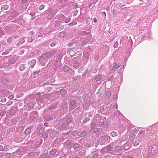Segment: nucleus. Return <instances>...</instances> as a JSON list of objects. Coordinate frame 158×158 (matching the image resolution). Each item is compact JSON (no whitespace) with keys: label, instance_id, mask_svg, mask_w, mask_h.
Returning a JSON list of instances; mask_svg holds the SVG:
<instances>
[{"label":"nucleus","instance_id":"1","mask_svg":"<svg viewBox=\"0 0 158 158\" xmlns=\"http://www.w3.org/2000/svg\"><path fill=\"white\" fill-rule=\"evenodd\" d=\"M49 52H47L44 54H43L41 56V58L42 59H47L49 57Z\"/></svg>","mask_w":158,"mask_h":158},{"label":"nucleus","instance_id":"2","mask_svg":"<svg viewBox=\"0 0 158 158\" xmlns=\"http://www.w3.org/2000/svg\"><path fill=\"white\" fill-rule=\"evenodd\" d=\"M9 7V6L7 5H3L1 7V10L2 11L6 10Z\"/></svg>","mask_w":158,"mask_h":158},{"label":"nucleus","instance_id":"3","mask_svg":"<svg viewBox=\"0 0 158 158\" xmlns=\"http://www.w3.org/2000/svg\"><path fill=\"white\" fill-rule=\"evenodd\" d=\"M65 35L66 32L64 31H62L60 32L59 34L60 37L61 38L64 37Z\"/></svg>","mask_w":158,"mask_h":158},{"label":"nucleus","instance_id":"4","mask_svg":"<svg viewBox=\"0 0 158 158\" xmlns=\"http://www.w3.org/2000/svg\"><path fill=\"white\" fill-rule=\"evenodd\" d=\"M63 69L64 72H67L69 70V67L67 65H65L64 66Z\"/></svg>","mask_w":158,"mask_h":158},{"label":"nucleus","instance_id":"5","mask_svg":"<svg viewBox=\"0 0 158 158\" xmlns=\"http://www.w3.org/2000/svg\"><path fill=\"white\" fill-rule=\"evenodd\" d=\"M119 67V66H118L116 64H113L112 69L113 70L117 69Z\"/></svg>","mask_w":158,"mask_h":158},{"label":"nucleus","instance_id":"6","mask_svg":"<svg viewBox=\"0 0 158 158\" xmlns=\"http://www.w3.org/2000/svg\"><path fill=\"white\" fill-rule=\"evenodd\" d=\"M101 79V76L100 75H97L95 77V79L96 81H99Z\"/></svg>","mask_w":158,"mask_h":158},{"label":"nucleus","instance_id":"7","mask_svg":"<svg viewBox=\"0 0 158 158\" xmlns=\"http://www.w3.org/2000/svg\"><path fill=\"white\" fill-rule=\"evenodd\" d=\"M31 132V129L30 128H27L25 131V132L27 134H29Z\"/></svg>","mask_w":158,"mask_h":158},{"label":"nucleus","instance_id":"8","mask_svg":"<svg viewBox=\"0 0 158 158\" xmlns=\"http://www.w3.org/2000/svg\"><path fill=\"white\" fill-rule=\"evenodd\" d=\"M17 11H16L13 10L11 12V16L12 17H14L16 15Z\"/></svg>","mask_w":158,"mask_h":158},{"label":"nucleus","instance_id":"9","mask_svg":"<svg viewBox=\"0 0 158 158\" xmlns=\"http://www.w3.org/2000/svg\"><path fill=\"white\" fill-rule=\"evenodd\" d=\"M66 90L64 89H62L60 91V94L62 95H64L67 94Z\"/></svg>","mask_w":158,"mask_h":158},{"label":"nucleus","instance_id":"10","mask_svg":"<svg viewBox=\"0 0 158 158\" xmlns=\"http://www.w3.org/2000/svg\"><path fill=\"white\" fill-rule=\"evenodd\" d=\"M140 142V141L139 140H137L135 141L134 145L137 146L139 145Z\"/></svg>","mask_w":158,"mask_h":158},{"label":"nucleus","instance_id":"11","mask_svg":"<svg viewBox=\"0 0 158 158\" xmlns=\"http://www.w3.org/2000/svg\"><path fill=\"white\" fill-rule=\"evenodd\" d=\"M118 134L114 131H112L111 133V135L112 137H115L117 136Z\"/></svg>","mask_w":158,"mask_h":158},{"label":"nucleus","instance_id":"12","mask_svg":"<svg viewBox=\"0 0 158 158\" xmlns=\"http://www.w3.org/2000/svg\"><path fill=\"white\" fill-rule=\"evenodd\" d=\"M54 15L53 14H50L48 16V18L49 19H51L54 17Z\"/></svg>","mask_w":158,"mask_h":158},{"label":"nucleus","instance_id":"13","mask_svg":"<svg viewBox=\"0 0 158 158\" xmlns=\"http://www.w3.org/2000/svg\"><path fill=\"white\" fill-rule=\"evenodd\" d=\"M11 154L10 153H6L5 155V157L6 158H10L11 156Z\"/></svg>","mask_w":158,"mask_h":158},{"label":"nucleus","instance_id":"14","mask_svg":"<svg viewBox=\"0 0 158 158\" xmlns=\"http://www.w3.org/2000/svg\"><path fill=\"white\" fill-rule=\"evenodd\" d=\"M84 56L87 59H88L89 56V53L88 52L85 53L84 55Z\"/></svg>","mask_w":158,"mask_h":158},{"label":"nucleus","instance_id":"15","mask_svg":"<svg viewBox=\"0 0 158 158\" xmlns=\"http://www.w3.org/2000/svg\"><path fill=\"white\" fill-rule=\"evenodd\" d=\"M106 95L107 97H110L111 95V93L110 91H108L106 93Z\"/></svg>","mask_w":158,"mask_h":158},{"label":"nucleus","instance_id":"16","mask_svg":"<svg viewBox=\"0 0 158 158\" xmlns=\"http://www.w3.org/2000/svg\"><path fill=\"white\" fill-rule=\"evenodd\" d=\"M118 46V42L117 41L116 42L114 45V47L115 48H117Z\"/></svg>","mask_w":158,"mask_h":158},{"label":"nucleus","instance_id":"17","mask_svg":"<svg viewBox=\"0 0 158 158\" xmlns=\"http://www.w3.org/2000/svg\"><path fill=\"white\" fill-rule=\"evenodd\" d=\"M79 64L78 62L75 61L73 64V66L74 67H77L78 66Z\"/></svg>","mask_w":158,"mask_h":158},{"label":"nucleus","instance_id":"18","mask_svg":"<svg viewBox=\"0 0 158 158\" xmlns=\"http://www.w3.org/2000/svg\"><path fill=\"white\" fill-rule=\"evenodd\" d=\"M44 7L45 6L44 5H41L39 6V9L40 10H41L43 9L44 8Z\"/></svg>","mask_w":158,"mask_h":158},{"label":"nucleus","instance_id":"19","mask_svg":"<svg viewBox=\"0 0 158 158\" xmlns=\"http://www.w3.org/2000/svg\"><path fill=\"white\" fill-rule=\"evenodd\" d=\"M3 93L6 95H8L10 93V91L6 90H3Z\"/></svg>","mask_w":158,"mask_h":158},{"label":"nucleus","instance_id":"20","mask_svg":"<svg viewBox=\"0 0 158 158\" xmlns=\"http://www.w3.org/2000/svg\"><path fill=\"white\" fill-rule=\"evenodd\" d=\"M5 34V32L3 31L0 30V37Z\"/></svg>","mask_w":158,"mask_h":158},{"label":"nucleus","instance_id":"21","mask_svg":"<svg viewBox=\"0 0 158 158\" xmlns=\"http://www.w3.org/2000/svg\"><path fill=\"white\" fill-rule=\"evenodd\" d=\"M35 63H36V61L34 60H33L31 61V64H32L31 66H32V67H33L35 64Z\"/></svg>","mask_w":158,"mask_h":158},{"label":"nucleus","instance_id":"22","mask_svg":"<svg viewBox=\"0 0 158 158\" xmlns=\"http://www.w3.org/2000/svg\"><path fill=\"white\" fill-rule=\"evenodd\" d=\"M99 130L98 128H94L93 130V132L94 133H96L99 131Z\"/></svg>","mask_w":158,"mask_h":158},{"label":"nucleus","instance_id":"23","mask_svg":"<svg viewBox=\"0 0 158 158\" xmlns=\"http://www.w3.org/2000/svg\"><path fill=\"white\" fill-rule=\"evenodd\" d=\"M75 104V102L74 100H72L71 101L70 103V105L73 106Z\"/></svg>","mask_w":158,"mask_h":158},{"label":"nucleus","instance_id":"24","mask_svg":"<svg viewBox=\"0 0 158 158\" xmlns=\"http://www.w3.org/2000/svg\"><path fill=\"white\" fill-rule=\"evenodd\" d=\"M77 24V23L75 22H73L69 23V25L71 26L75 25Z\"/></svg>","mask_w":158,"mask_h":158},{"label":"nucleus","instance_id":"25","mask_svg":"<svg viewBox=\"0 0 158 158\" xmlns=\"http://www.w3.org/2000/svg\"><path fill=\"white\" fill-rule=\"evenodd\" d=\"M19 69L21 71L23 70L24 69V65H21L19 67Z\"/></svg>","mask_w":158,"mask_h":158},{"label":"nucleus","instance_id":"26","mask_svg":"<svg viewBox=\"0 0 158 158\" xmlns=\"http://www.w3.org/2000/svg\"><path fill=\"white\" fill-rule=\"evenodd\" d=\"M15 111L14 110H13L10 111V114L11 115H13L14 114H15Z\"/></svg>","mask_w":158,"mask_h":158},{"label":"nucleus","instance_id":"27","mask_svg":"<svg viewBox=\"0 0 158 158\" xmlns=\"http://www.w3.org/2000/svg\"><path fill=\"white\" fill-rule=\"evenodd\" d=\"M13 39L12 37H9L7 40V41L8 42L10 43L12 41Z\"/></svg>","mask_w":158,"mask_h":158},{"label":"nucleus","instance_id":"28","mask_svg":"<svg viewBox=\"0 0 158 158\" xmlns=\"http://www.w3.org/2000/svg\"><path fill=\"white\" fill-rule=\"evenodd\" d=\"M71 20V18H68L66 19L65 22L66 23L69 22Z\"/></svg>","mask_w":158,"mask_h":158},{"label":"nucleus","instance_id":"29","mask_svg":"<svg viewBox=\"0 0 158 158\" xmlns=\"http://www.w3.org/2000/svg\"><path fill=\"white\" fill-rule=\"evenodd\" d=\"M6 150L4 149L3 146L1 145H0V151H4Z\"/></svg>","mask_w":158,"mask_h":158},{"label":"nucleus","instance_id":"30","mask_svg":"<svg viewBox=\"0 0 158 158\" xmlns=\"http://www.w3.org/2000/svg\"><path fill=\"white\" fill-rule=\"evenodd\" d=\"M6 101V98H3L1 100V101L2 102H5Z\"/></svg>","mask_w":158,"mask_h":158},{"label":"nucleus","instance_id":"31","mask_svg":"<svg viewBox=\"0 0 158 158\" xmlns=\"http://www.w3.org/2000/svg\"><path fill=\"white\" fill-rule=\"evenodd\" d=\"M14 96L13 95H11L8 97V98L10 99H13L14 98Z\"/></svg>","mask_w":158,"mask_h":158},{"label":"nucleus","instance_id":"32","mask_svg":"<svg viewBox=\"0 0 158 158\" xmlns=\"http://www.w3.org/2000/svg\"><path fill=\"white\" fill-rule=\"evenodd\" d=\"M12 103H13V102L12 101L9 102L7 103V106H10V105H11Z\"/></svg>","mask_w":158,"mask_h":158},{"label":"nucleus","instance_id":"33","mask_svg":"<svg viewBox=\"0 0 158 158\" xmlns=\"http://www.w3.org/2000/svg\"><path fill=\"white\" fill-rule=\"evenodd\" d=\"M96 124L94 123H92L91 124V128H93V127H95Z\"/></svg>","mask_w":158,"mask_h":158},{"label":"nucleus","instance_id":"34","mask_svg":"<svg viewBox=\"0 0 158 158\" xmlns=\"http://www.w3.org/2000/svg\"><path fill=\"white\" fill-rule=\"evenodd\" d=\"M5 113V111H2V112L0 113V114L1 115L3 116Z\"/></svg>","mask_w":158,"mask_h":158},{"label":"nucleus","instance_id":"35","mask_svg":"<svg viewBox=\"0 0 158 158\" xmlns=\"http://www.w3.org/2000/svg\"><path fill=\"white\" fill-rule=\"evenodd\" d=\"M27 0H22L21 2L22 4L25 3L27 2Z\"/></svg>","mask_w":158,"mask_h":158},{"label":"nucleus","instance_id":"36","mask_svg":"<svg viewBox=\"0 0 158 158\" xmlns=\"http://www.w3.org/2000/svg\"><path fill=\"white\" fill-rule=\"evenodd\" d=\"M74 148H78L79 146V145L78 144H75L74 145Z\"/></svg>","mask_w":158,"mask_h":158},{"label":"nucleus","instance_id":"37","mask_svg":"<svg viewBox=\"0 0 158 158\" xmlns=\"http://www.w3.org/2000/svg\"><path fill=\"white\" fill-rule=\"evenodd\" d=\"M98 58H99V56L98 55H95V59L96 60L98 59Z\"/></svg>","mask_w":158,"mask_h":158},{"label":"nucleus","instance_id":"38","mask_svg":"<svg viewBox=\"0 0 158 158\" xmlns=\"http://www.w3.org/2000/svg\"><path fill=\"white\" fill-rule=\"evenodd\" d=\"M9 146L8 145L5 146H4V149H5L7 150Z\"/></svg>","mask_w":158,"mask_h":158},{"label":"nucleus","instance_id":"39","mask_svg":"<svg viewBox=\"0 0 158 158\" xmlns=\"http://www.w3.org/2000/svg\"><path fill=\"white\" fill-rule=\"evenodd\" d=\"M30 14L32 16H34L35 14V12H33V13H31Z\"/></svg>","mask_w":158,"mask_h":158},{"label":"nucleus","instance_id":"40","mask_svg":"<svg viewBox=\"0 0 158 158\" xmlns=\"http://www.w3.org/2000/svg\"><path fill=\"white\" fill-rule=\"evenodd\" d=\"M38 101L39 102H41L42 101V98H39L38 100Z\"/></svg>","mask_w":158,"mask_h":158},{"label":"nucleus","instance_id":"41","mask_svg":"<svg viewBox=\"0 0 158 158\" xmlns=\"http://www.w3.org/2000/svg\"><path fill=\"white\" fill-rule=\"evenodd\" d=\"M94 22L95 23H96V22H97V19H95V18H94Z\"/></svg>","mask_w":158,"mask_h":158},{"label":"nucleus","instance_id":"42","mask_svg":"<svg viewBox=\"0 0 158 158\" xmlns=\"http://www.w3.org/2000/svg\"><path fill=\"white\" fill-rule=\"evenodd\" d=\"M41 131V132L40 133H39V134H41V133H42L43 132H42V130H41V129H39V132H40V131Z\"/></svg>","mask_w":158,"mask_h":158},{"label":"nucleus","instance_id":"43","mask_svg":"<svg viewBox=\"0 0 158 158\" xmlns=\"http://www.w3.org/2000/svg\"><path fill=\"white\" fill-rule=\"evenodd\" d=\"M86 132H82L81 133V135H83L84 134H85V133H86Z\"/></svg>","mask_w":158,"mask_h":158},{"label":"nucleus","instance_id":"44","mask_svg":"<svg viewBox=\"0 0 158 158\" xmlns=\"http://www.w3.org/2000/svg\"><path fill=\"white\" fill-rule=\"evenodd\" d=\"M41 94V93H40V92H38L37 93H36V94L37 95H40V94Z\"/></svg>","mask_w":158,"mask_h":158},{"label":"nucleus","instance_id":"45","mask_svg":"<svg viewBox=\"0 0 158 158\" xmlns=\"http://www.w3.org/2000/svg\"><path fill=\"white\" fill-rule=\"evenodd\" d=\"M107 147L109 149H110L111 148V146L110 145H109L107 146Z\"/></svg>","mask_w":158,"mask_h":158},{"label":"nucleus","instance_id":"46","mask_svg":"<svg viewBox=\"0 0 158 158\" xmlns=\"http://www.w3.org/2000/svg\"><path fill=\"white\" fill-rule=\"evenodd\" d=\"M55 151V150H52L51 151V153H52V152H54Z\"/></svg>","mask_w":158,"mask_h":158},{"label":"nucleus","instance_id":"47","mask_svg":"<svg viewBox=\"0 0 158 158\" xmlns=\"http://www.w3.org/2000/svg\"><path fill=\"white\" fill-rule=\"evenodd\" d=\"M16 97L17 98H19L20 97L19 96V94H17V95H16Z\"/></svg>","mask_w":158,"mask_h":158},{"label":"nucleus","instance_id":"48","mask_svg":"<svg viewBox=\"0 0 158 158\" xmlns=\"http://www.w3.org/2000/svg\"><path fill=\"white\" fill-rule=\"evenodd\" d=\"M24 94L23 93H22V94H21V95L20 96L21 97V96H22Z\"/></svg>","mask_w":158,"mask_h":158},{"label":"nucleus","instance_id":"49","mask_svg":"<svg viewBox=\"0 0 158 158\" xmlns=\"http://www.w3.org/2000/svg\"><path fill=\"white\" fill-rule=\"evenodd\" d=\"M148 132H149V131H150V132H151H151H152V130H148Z\"/></svg>","mask_w":158,"mask_h":158},{"label":"nucleus","instance_id":"50","mask_svg":"<svg viewBox=\"0 0 158 158\" xmlns=\"http://www.w3.org/2000/svg\"><path fill=\"white\" fill-rule=\"evenodd\" d=\"M22 41V42H23H23H24V40H23Z\"/></svg>","mask_w":158,"mask_h":158},{"label":"nucleus","instance_id":"51","mask_svg":"<svg viewBox=\"0 0 158 158\" xmlns=\"http://www.w3.org/2000/svg\"><path fill=\"white\" fill-rule=\"evenodd\" d=\"M46 85V83L43 84V85Z\"/></svg>","mask_w":158,"mask_h":158},{"label":"nucleus","instance_id":"52","mask_svg":"<svg viewBox=\"0 0 158 158\" xmlns=\"http://www.w3.org/2000/svg\"><path fill=\"white\" fill-rule=\"evenodd\" d=\"M46 124V123H44V125H45V124Z\"/></svg>","mask_w":158,"mask_h":158},{"label":"nucleus","instance_id":"53","mask_svg":"<svg viewBox=\"0 0 158 158\" xmlns=\"http://www.w3.org/2000/svg\"><path fill=\"white\" fill-rule=\"evenodd\" d=\"M114 1H115L116 0H114Z\"/></svg>","mask_w":158,"mask_h":158}]
</instances>
